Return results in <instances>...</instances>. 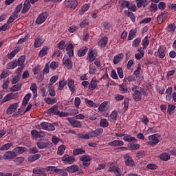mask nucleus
Returning <instances> with one entry per match:
<instances>
[{
  "instance_id": "1",
  "label": "nucleus",
  "mask_w": 176,
  "mask_h": 176,
  "mask_svg": "<svg viewBox=\"0 0 176 176\" xmlns=\"http://www.w3.org/2000/svg\"><path fill=\"white\" fill-rule=\"evenodd\" d=\"M17 108H19V102H14L8 107L6 110V113L8 115H12L14 118H17V116L24 115L23 110L21 109L17 110Z\"/></svg>"
},
{
  "instance_id": "2",
  "label": "nucleus",
  "mask_w": 176,
  "mask_h": 176,
  "mask_svg": "<svg viewBox=\"0 0 176 176\" xmlns=\"http://www.w3.org/2000/svg\"><path fill=\"white\" fill-rule=\"evenodd\" d=\"M47 113H50V115H57L58 116H60V118H67V116H69L67 112H60V111H58V105L57 104H55L49 109L47 110Z\"/></svg>"
},
{
  "instance_id": "3",
  "label": "nucleus",
  "mask_w": 176,
  "mask_h": 176,
  "mask_svg": "<svg viewBox=\"0 0 176 176\" xmlns=\"http://www.w3.org/2000/svg\"><path fill=\"white\" fill-rule=\"evenodd\" d=\"M36 128L40 130H46L47 131H54V130H56V127L49 122H42L36 126Z\"/></svg>"
},
{
  "instance_id": "4",
  "label": "nucleus",
  "mask_w": 176,
  "mask_h": 176,
  "mask_svg": "<svg viewBox=\"0 0 176 176\" xmlns=\"http://www.w3.org/2000/svg\"><path fill=\"white\" fill-rule=\"evenodd\" d=\"M148 138L149 142H147L146 144L150 146H154V145H157L158 142H160V135L158 134L151 135L148 137Z\"/></svg>"
},
{
  "instance_id": "5",
  "label": "nucleus",
  "mask_w": 176,
  "mask_h": 176,
  "mask_svg": "<svg viewBox=\"0 0 176 176\" xmlns=\"http://www.w3.org/2000/svg\"><path fill=\"white\" fill-rule=\"evenodd\" d=\"M62 162L65 164H72L75 162V157L74 155H69L68 154H65L62 157H61Z\"/></svg>"
},
{
  "instance_id": "6",
  "label": "nucleus",
  "mask_w": 176,
  "mask_h": 176,
  "mask_svg": "<svg viewBox=\"0 0 176 176\" xmlns=\"http://www.w3.org/2000/svg\"><path fill=\"white\" fill-rule=\"evenodd\" d=\"M64 5L65 8L68 9H73L75 10L76 9V6H78V1L76 0H65L64 1Z\"/></svg>"
},
{
  "instance_id": "7",
  "label": "nucleus",
  "mask_w": 176,
  "mask_h": 176,
  "mask_svg": "<svg viewBox=\"0 0 176 176\" xmlns=\"http://www.w3.org/2000/svg\"><path fill=\"white\" fill-rule=\"evenodd\" d=\"M98 54L96 50H91L88 52L87 60L89 61V63H93L97 58Z\"/></svg>"
},
{
  "instance_id": "8",
  "label": "nucleus",
  "mask_w": 176,
  "mask_h": 176,
  "mask_svg": "<svg viewBox=\"0 0 176 176\" xmlns=\"http://www.w3.org/2000/svg\"><path fill=\"white\" fill-rule=\"evenodd\" d=\"M45 43V39L43 38V36L38 35L36 38L34 40V47L35 49H38V47H41L42 45Z\"/></svg>"
},
{
  "instance_id": "9",
  "label": "nucleus",
  "mask_w": 176,
  "mask_h": 176,
  "mask_svg": "<svg viewBox=\"0 0 176 176\" xmlns=\"http://www.w3.org/2000/svg\"><path fill=\"white\" fill-rule=\"evenodd\" d=\"M49 16V14L47 12H43L41 14L36 20V24H43L45 21H46L47 17Z\"/></svg>"
},
{
  "instance_id": "10",
  "label": "nucleus",
  "mask_w": 176,
  "mask_h": 176,
  "mask_svg": "<svg viewBox=\"0 0 176 176\" xmlns=\"http://www.w3.org/2000/svg\"><path fill=\"white\" fill-rule=\"evenodd\" d=\"M14 157H17L14 151H7L3 155V159H4V160H13Z\"/></svg>"
},
{
  "instance_id": "11",
  "label": "nucleus",
  "mask_w": 176,
  "mask_h": 176,
  "mask_svg": "<svg viewBox=\"0 0 176 176\" xmlns=\"http://www.w3.org/2000/svg\"><path fill=\"white\" fill-rule=\"evenodd\" d=\"M108 171L109 173H113V174H115V175L116 176H120L122 175V170H120V168L113 166V165H111L109 168V170Z\"/></svg>"
},
{
  "instance_id": "12",
  "label": "nucleus",
  "mask_w": 176,
  "mask_h": 176,
  "mask_svg": "<svg viewBox=\"0 0 176 176\" xmlns=\"http://www.w3.org/2000/svg\"><path fill=\"white\" fill-rule=\"evenodd\" d=\"M168 16V12L167 11H164L160 15L157 16L158 24H162L164 21H166Z\"/></svg>"
},
{
  "instance_id": "13",
  "label": "nucleus",
  "mask_w": 176,
  "mask_h": 176,
  "mask_svg": "<svg viewBox=\"0 0 176 176\" xmlns=\"http://www.w3.org/2000/svg\"><path fill=\"white\" fill-rule=\"evenodd\" d=\"M80 160L82 162L83 166L85 167H89L90 166V162L91 161V158L89 155H82L80 158Z\"/></svg>"
},
{
  "instance_id": "14",
  "label": "nucleus",
  "mask_w": 176,
  "mask_h": 176,
  "mask_svg": "<svg viewBox=\"0 0 176 176\" xmlns=\"http://www.w3.org/2000/svg\"><path fill=\"white\" fill-rule=\"evenodd\" d=\"M63 64L66 67L67 69H72L73 65H72V61L69 60L68 56H64L63 60Z\"/></svg>"
},
{
  "instance_id": "15",
  "label": "nucleus",
  "mask_w": 176,
  "mask_h": 176,
  "mask_svg": "<svg viewBox=\"0 0 176 176\" xmlns=\"http://www.w3.org/2000/svg\"><path fill=\"white\" fill-rule=\"evenodd\" d=\"M67 86L72 93H75V90H76V86H75V80L69 78L67 80Z\"/></svg>"
},
{
  "instance_id": "16",
  "label": "nucleus",
  "mask_w": 176,
  "mask_h": 176,
  "mask_svg": "<svg viewBox=\"0 0 176 176\" xmlns=\"http://www.w3.org/2000/svg\"><path fill=\"white\" fill-rule=\"evenodd\" d=\"M32 137L34 138H43L45 137L46 134L43 131L38 132L36 130H33L31 131Z\"/></svg>"
},
{
  "instance_id": "17",
  "label": "nucleus",
  "mask_w": 176,
  "mask_h": 176,
  "mask_svg": "<svg viewBox=\"0 0 176 176\" xmlns=\"http://www.w3.org/2000/svg\"><path fill=\"white\" fill-rule=\"evenodd\" d=\"M17 96V94L9 93L2 99V102H8V101H10V100H14V98Z\"/></svg>"
},
{
  "instance_id": "18",
  "label": "nucleus",
  "mask_w": 176,
  "mask_h": 176,
  "mask_svg": "<svg viewBox=\"0 0 176 176\" xmlns=\"http://www.w3.org/2000/svg\"><path fill=\"white\" fill-rule=\"evenodd\" d=\"M144 93V89H140L139 91L133 93V97L135 101H141L142 98V94Z\"/></svg>"
},
{
  "instance_id": "19",
  "label": "nucleus",
  "mask_w": 176,
  "mask_h": 176,
  "mask_svg": "<svg viewBox=\"0 0 176 176\" xmlns=\"http://www.w3.org/2000/svg\"><path fill=\"white\" fill-rule=\"evenodd\" d=\"M124 160L126 166H134V160L128 154L125 155Z\"/></svg>"
},
{
  "instance_id": "20",
  "label": "nucleus",
  "mask_w": 176,
  "mask_h": 176,
  "mask_svg": "<svg viewBox=\"0 0 176 176\" xmlns=\"http://www.w3.org/2000/svg\"><path fill=\"white\" fill-rule=\"evenodd\" d=\"M166 47L161 45L158 48V56L160 58H164L166 57Z\"/></svg>"
},
{
  "instance_id": "21",
  "label": "nucleus",
  "mask_w": 176,
  "mask_h": 176,
  "mask_svg": "<svg viewBox=\"0 0 176 176\" xmlns=\"http://www.w3.org/2000/svg\"><path fill=\"white\" fill-rule=\"evenodd\" d=\"M49 53V47L44 46L38 52V57L40 58H42L43 57H45V56H47V54Z\"/></svg>"
},
{
  "instance_id": "22",
  "label": "nucleus",
  "mask_w": 176,
  "mask_h": 176,
  "mask_svg": "<svg viewBox=\"0 0 176 176\" xmlns=\"http://www.w3.org/2000/svg\"><path fill=\"white\" fill-rule=\"evenodd\" d=\"M67 120L69 122L73 127H82V122H80V121L75 120L72 118H68Z\"/></svg>"
},
{
  "instance_id": "23",
  "label": "nucleus",
  "mask_w": 176,
  "mask_h": 176,
  "mask_svg": "<svg viewBox=\"0 0 176 176\" xmlns=\"http://www.w3.org/2000/svg\"><path fill=\"white\" fill-rule=\"evenodd\" d=\"M109 146H123L124 142L122 140H113L108 143Z\"/></svg>"
},
{
  "instance_id": "24",
  "label": "nucleus",
  "mask_w": 176,
  "mask_h": 176,
  "mask_svg": "<svg viewBox=\"0 0 176 176\" xmlns=\"http://www.w3.org/2000/svg\"><path fill=\"white\" fill-rule=\"evenodd\" d=\"M21 50L20 47H17L16 49H14V50H12L10 53H9L7 55V57L9 60H12V58L16 56V54H17V53H19Z\"/></svg>"
},
{
  "instance_id": "25",
  "label": "nucleus",
  "mask_w": 176,
  "mask_h": 176,
  "mask_svg": "<svg viewBox=\"0 0 176 176\" xmlns=\"http://www.w3.org/2000/svg\"><path fill=\"white\" fill-rule=\"evenodd\" d=\"M108 119L109 122H112L113 123H115V122L118 120V111H112V113L108 117Z\"/></svg>"
},
{
  "instance_id": "26",
  "label": "nucleus",
  "mask_w": 176,
  "mask_h": 176,
  "mask_svg": "<svg viewBox=\"0 0 176 176\" xmlns=\"http://www.w3.org/2000/svg\"><path fill=\"white\" fill-rule=\"evenodd\" d=\"M30 90L33 93V97L35 98V97L38 96V87L36 86V84L35 82H32L30 85Z\"/></svg>"
},
{
  "instance_id": "27",
  "label": "nucleus",
  "mask_w": 176,
  "mask_h": 176,
  "mask_svg": "<svg viewBox=\"0 0 176 176\" xmlns=\"http://www.w3.org/2000/svg\"><path fill=\"white\" fill-rule=\"evenodd\" d=\"M98 82V80H97L94 78H92L89 85V90H91V91H93V90H96V88L97 87Z\"/></svg>"
},
{
  "instance_id": "28",
  "label": "nucleus",
  "mask_w": 176,
  "mask_h": 176,
  "mask_svg": "<svg viewBox=\"0 0 176 176\" xmlns=\"http://www.w3.org/2000/svg\"><path fill=\"white\" fill-rule=\"evenodd\" d=\"M90 9V5L89 4H84L81 9L78 11V13L80 16H83L86 12H87Z\"/></svg>"
},
{
  "instance_id": "29",
  "label": "nucleus",
  "mask_w": 176,
  "mask_h": 176,
  "mask_svg": "<svg viewBox=\"0 0 176 176\" xmlns=\"http://www.w3.org/2000/svg\"><path fill=\"white\" fill-rule=\"evenodd\" d=\"M66 170L68 173H78V171H79V166H78V165H72L68 166Z\"/></svg>"
},
{
  "instance_id": "30",
  "label": "nucleus",
  "mask_w": 176,
  "mask_h": 176,
  "mask_svg": "<svg viewBox=\"0 0 176 176\" xmlns=\"http://www.w3.org/2000/svg\"><path fill=\"white\" fill-rule=\"evenodd\" d=\"M175 28H176L175 25L174 23H170L168 25L167 28H166V30L167 32L170 34V35H173V34L175 32Z\"/></svg>"
},
{
  "instance_id": "31",
  "label": "nucleus",
  "mask_w": 176,
  "mask_h": 176,
  "mask_svg": "<svg viewBox=\"0 0 176 176\" xmlns=\"http://www.w3.org/2000/svg\"><path fill=\"white\" fill-rule=\"evenodd\" d=\"M66 52H67L69 57L74 56V45H72V43H70L67 46Z\"/></svg>"
},
{
  "instance_id": "32",
  "label": "nucleus",
  "mask_w": 176,
  "mask_h": 176,
  "mask_svg": "<svg viewBox=\"0 0 176 176\" xmlns=\"http://www.w3.org/2000/svg\"><path fill=\"white\" fill-rule=\"evenodd\" d=\"M124 57V55L123 54H119L114 56L113 58V64H119L122 60H123V58Z\"/></svg>"
},
{
  "instance_id": "33",
  "label": "nucleus",
  "mask_w": 176,
  "mask_h": 176,
  "mask_svg": "<svg viewBox=\"0 0 176 176\" xmlns=\"http://www.w3.org/2000/svg\"><path fill=\"white\" fill-rule=\"evenodd\" d=\"M107 43H108V37L104 36L99 41L98 46H100V47L104 48L105 47V46H107Z\"/></svg>"
},
{
  "instance_id": "34",
  "label": "nucleus",
  "mask_w": 176,
  "mask_h": 176,
  "mask_svg": "<svg viewBox=\"0 0 176 176\" xmlns=\"http://www.w3.org/2000/svg\"><path fill=\"white\" fill-rule=\"evenodd\" d=\"M124 141H126V142H137V139H135L134 137H132L130 135H124L123 138Z\"/></svg>"
},
{
  "instance_id": "35",
  "label": "nucleus",
  "mask_w": 176,
  "mask_h": 176,
  "mask_svg": "<svg viewBox=\"0 0 176 176\" xmlns=\"http://www.w3.org/2000/svg\"><path fill=\"white\" fill-rule=\"evenodd\" d=\"M31 8V4L30 3V0H26L23 4V8L22 10V13H27L30 8Z\"/></svg>"
},
{
  "instance_id": "36",
  "label": "nucleus",
  "mask_w": 176,
  "mask_h": 176,
  "mask_svg": "<svg viewBox=\"0 0 176 176\" xmlns=\"http://www.w3.org/2000/svg\"><path fill=\"white\" fill-rule=\"evenodd\" d=\"M173 93V87H168V89L166 90V101H171V98H173V96H171V94Z\"/></svg>"
},
{
  "instance_id": "37",
  "label": "nucleus",
  "mask_w": 176,
  "mask_h": 176,
  "mask_svg": "<svg viewBox=\"0 0 176 176\" xmlns=\"http://www.w3.org/2000/svg\"><path fill=\"white\" fill-rule=\"evenodd\" d=\"M13 146V142H9L5 144H3L0 147V151H9L10 148H11Z\"/></svg>"
},
{
  "instance_id": "38",
  "label": "nucleus",
  "mask_w": 176,
  "mask_h": 176,
  "mask_svg": "<svg viewBox=\"0 0 176 176\" xmlns=\"http://www.w3.org/2000/svg\"><path fill=\"white\" fill-rule=\"evenodd\" d=\"M119 6L120 9H126L127 8L129 9V6H130V3L126 0H121L119 2Z\"/></svg>"
},
{
  "instance_id": "39",
  "label": "nucleus",
  "mask_w": 176,
  "mask_h": 176,
  "mask_svg": "<svg viewBox=\"0 0 176 176\" xmlns=\"http://www.w3.org/2000/svg\"><path fill=\"white\" fill-rule=\"evenodd\" d=\"M108 104H109L108 101H104L101 103V104L98 107V110L100 111V112H105V111H107V107Z\"/></svg>"
},
{
  "instance_id": "40",
  "label": "nucleus",
  "mask_w": 176,
  "mask_h": 176,
  "mask_svg": "<svg viewBox=\"0 0 176 176\" xmlns=\"http://www.w3.org/2000/svg\"><path fill=\"white\" fill-rule=\"evenodd\" d=\"M89 50L87 49V47H84L82 48H80L78 51V57H83V56H85L86 54L87 53V51Z\"/></svg>"
},
{
  "instance_id": "41",
  "label": "nucleus",
  "mask_w": 176,
  "mask_h": 176,
  "mask_svg": "<svg viewBox=\"0 0 176 176\" xmlns=\"http://www.w3.org/2000/svg\"><path fill=\"white\" fill-rule=\"evenodd\" d=\"M44 101L49 105H52V104H56V102H57V98H45L44 99Z\"/></svg>"
},
{
  "instance_id": "42",
  "label": "nucleus",
  "mask_w": 176,
  "mask_h": 176,
  "mask_svg": "<svg viewBox=\"0 0 176 176\" xmlns=\"http://www.w3.org/2000/svg\"><path fill=\"white\" fill-rule=\"evenodd\" d=\"M25 62V56H21L16 62L17 65L21 67V69L24 68V63Z\"/></svg>"
},
{
  "instance_id": "43",
  "label": "nucleus",
  "mask_w": 176,
  "mask_h": 176,
  "mask_svg": "<svg viewBox=\"0 0 176 176\" xmlns=\"http://www.w3.org/2000/svg\"><path fill=\"white\" fill-rule=\"evenodd\" d=\"M128 148L131 149V151H138V149H140V145L137 144V142H133L129 144Z\"/></svg>"
},
{
  "instance_id": "44",
  "label": "nucleus",
  "mask_w": 176,
  "mask_h": 176,
  "mask_svg": "<svg viewBox=\"0 0 176 176\" xmlns=\"http://www.w3.org/2000/svg\"><path fill=\"white\" fill-rule=\"evenodd\" d=\"M170 157H171V155L167 153H162L160 155V159H161V160H163L164 162H167V160H170Z\"/></svg>"
},
{
  "instance_id": "45",
  "label": "nucleus",
  "mask_w": 176,
  "mask_h": 176,
  "mask_svg": "<svg viewBox=\"0 0 176 176\" xmlns=\"http://www.w3.org/2000/svg\"><path fill=\"white\" fill-rule=\"evenodd\" d=\"M36 145L38 149H45V148L49 146V144L45 142H37Z\"/></svg>"
},
{
  "instance_id": "46",
  "label": "nucleus",
  "mask_w": 176,
  "mask_h": 176,
  "mask_svg": "<svg viewBox=\"0 0 176 176\" xmlns=\"http://www.w3.org/2000/svg\"><path fill=\"white\" fill-rule=\"evenodd\" d=\"M21 83H18L16 85H13L10 91H12L13 93H15L16 91H20L21 90Z\"/></svg>"
},
{
  "instance_id": "47",
  "label": "nucleus",
  "mask_w": 176,
  "mask_h": 176,
  "mask_svg": "<svg viewBox=\"0 0 176 176\" xmlns=\"http://www.w3.org/2000/svg\"><path fill=\"white\" fill-rule=\"evenodd\" d=\"M89 74L91 75H97V68L93 64L89 65Z\"/></svg>"
},
{
  "instance_id": "48",
  "label": "nucleus",
  "mask_w": 176,
  "mask_h": 176,
  "mask_svg": "<svg viewBox=\"0 0 176 176\" xmlns=\"http://www.w3.org/2000/svg\"><path fill=\"white\" fill-rule=\"evenodd\" d=\"M39 159H41V154H35V155L29 156L28 162H35V160H38Z\"/></svg>"
},
{
  "instance_id": "49",
  "label": "nucleus",
  "mask_w": 176,
  "mask_h": 176,
  "mask_svg": "<svg viewBox=\"0 0 176 176\" xmlns=\"http://www.w3.org/2000/svg\"><path fill=\"white\" fill-rule=\"evenodd\" d=\"M135 34H137V30L135 29L131 30L129 32V34L128 36V41H133V39L135 38Z\"/></svg>"
},
{
  "instance_id": "50",
  "label": "nucleus",
  "mask_w": 176,
  "mask_h": 176,
  "mask_svg": "<svg viewBox=\"0 0 176 176\" xmlns=\"http://www.w3.org/2000/svg\"><path fill=\"white\" fill-rule=\"evenodd\" d=\"M56 174L58 175V176H68V173H67V169H56Z\"/></svg>"
},
{
  "instance_id": "51",
  "label": "nucleus",
  "mask_w": 176,
  "mask_h": 176,
  "mask_svg": "<svg viewBox=\"0 0 176 176\" xmlns=\"http://www.w3.org/2000/svg\"><path fill=\"white\" fill-rule=\"evenodd\" d=\"M13 151L16 155H21V153H24V152H25V148L24 147H16L14 148Z\"/></svg>"
},
{
  "instance_id": "52",
  "label": "nucleus",
  "mask_w": 176,
  "mask_h": 176,
  "mask_svg": "<svg viewBox=\"0 0 176 176\" xmlns=\"http://www.w3.org/2000/svg\"><path fill=\"white\" fill-rule=\"evenodd\" d=\"M30 98H31V94H28L24 96L22 102L23 107H25V105L28 104V101H30Z\"/></svg>"
},
{
  "instance_id": "53",
  "label": "nucleus",
  "mask_w": 176,
  "mask_h": 176,
  "mask_svg": "<svg viewBox=\"0 0 176 176\" xmlns=\"http://www.w3.org/2000/svg\"><path fill=\"white\" fill-rule=\"evenodd\" d=\"M85 102L89 108L96 107V104L94 103V102H93V100H89V98H85Z\"/></svg>"
},
{
  "instance_id": "54",
  "label": "nucleus",
  "mask_w": 176,
  "mask_h": 176,
  "mask_svg": "<svg viewBox=\"0 0 176 176\" xmlns=\"http://www.w3.org/2000/svg\"><path fill=\"white\" fill-rule=\"evenodd\" d=\"M48 91L51 97H54L56 96V91L54 90V87L53 85H48Z\"/></svg>"
},
{
  "instance_id": "55",
  "label": "nucleus",
  "mask_w": 176,
  "mask_h": 176,
  "mask_svg": "<svg viewBox=\"0 0 176 176\" xmlns=\"http://www.w3.org/2000/svg\"><path fill=\"white\" fill-rule=\"evenodd\" d=\"M16 67H17V61L16 60H13L7 65V68H8V69H14Z\"/></svg>"
},
{
  "instance_id": "56",
  "label": "nucleus",
  "mask_w": 176,
  "mask_h": 176,
  "mask_svg": "<svg viewBox=\"0 0 176 176\" xmlns=\"http://www.w3.org/2000/svg\"><path fill=\"white\" fill-rule=\"evenodd\" d=\"M58 80V76H53L50 80V82L48 84V85H51V86H53V85H54V83H56V81Z\"/></svg>"
},
{
  "instance_id": "57",
  "label": "nucleus",
  "mask_w": 176,
  "mask_h": 176,
  "mask_svg": "<svg viewBox=\"0 0 176 176\" xmlns=\"http://www.w3.org/2000/svg\"><path fill=\"white\" fill-rule=\"evenodd\" d=\"M100 126L103 128L108 127L109 126V122H108L107 119H102L100 122Z\"/></svg>"
},
{
  "instance_id": "58",
  "label": "nucleus",
  "mask_w": 176,
  "mask_h": 176,
  "mask_svg": "<svg viewBox=\"0 0 176 176\" xmlns=\"http://www.w3.org/2000/svg\"><path fill=\"white\" fill-rule=\"evenodd\" d=\"M66 146L65 145H60L59 146V147L58 148V155H64V152H65V149H66Z\"/></svg>"
},
{
  "instance_id": "59",
  "label": "nucleus",
  "mask_w": 176,
  "mask_h": 176,
  "mask_svg": "<svg viewBox=\"0 0 176 176\" xmlns=\"http://www.w3.org/2000/svg\"><path fill=\"white\" fill-rule=\"evenodd\" d=\"M85 153V150L83 148H76L74 150L73 155H83Z\"/></svg>"
},
{
  "instance_id": "60",
  "label": "nucleus",
  "mask_w": 176,
  "mask_h": 176,
  "mask_svg": "<svg viewBox=\"0 0 176 176\" xmlns=\"http://www.w3.org/2000/svg\"><path fill=\"white\" fill-rule=\"evenodd\" d=\"M138 53L135 54V57L136 58V60H141V58H142V57H144V51L143 50H138Z\"/></svg>"
},
{
  "instance_id": "61",
  "label": "nucleus",
  "mask_w": 176,
  "mask_h": 176,
  "mask_svg": "<svg viewBox=\"0 0 176 176\" xmlns=\"http://www.w3.org/2000/svg\"><path fill=\"white\" fill-rule=\"evenodd\" d=\"M141 73V65H138L136 70L134 71L133 75L136 78L140 76V74Z\"/></svg>"
},
{
  "instance_id": "62",
  "label": "nucleus",
  "mask_w": 176,
  "mask_h": 176,
  "mask_svg": "<svg viewBox=\"0 0 176 176\" xmlns=\"http://www.w3.org/2000/svg\"><path fill=\"white\" fill-rule=\"evenodd\" d=\"M82 103V100H80V98L76 97L74 99V105L76 108H79L80 107V104Z\"/></svg>"
},
{
  "instance_id": "63",
  "label": "nucleus",
  "mask_w": 176,
  "mask_h": 176,
  "mask_svg": "<svg viewBox=\"0 0 176 176\" xmlns=\"http://www.w3.org/2000/svg\"><path fill=\"white\" fill-rule=\"evenodd\" d=\"M145 2H146V1H144V0H136L137 6L138 8H142V6L145 8L146 6V4H145Z\"/></svg>"
},
{
  "instance_id": "64",
  "label": "nucleus",
  "mask_w": 176,
  "mask_h": 176,
  "mask_svg": "<svg viewBox=\"0 0 176 176\" xmlns=\"http://www.w3.org/2000/svg\"><path fill=\"white\" fill-rule=\"evenodd\" d=\"M148 45H149V40H148V36H146L143 40H142V46L143 49H146L148 47Z\"/></svg>"
}]
</instances>
